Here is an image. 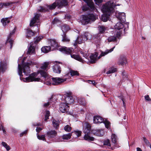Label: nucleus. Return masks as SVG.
<instances>
[{
  "label": "nucleus",
  "mask_w": 151,
  "mask_h": 151,
  "mask_svg": "<svg viewBox=\"0 0 151 151\" xmlns=\"http://www.w3.org/2000/svg\"><path fill=\"white\" fill-rule=\"evenodd\" d=\"M50 63L49 62H44L41 64L40 68L41 70L38 71L37 73H34L31 74L29 76L24 79L27 82L32 81H40V78L39 77H37L38 75L40 73H39V71L40 70L45 71V72L50 69Z\"/></svg>",
  "instance_id": "obj_1"
},
{
  "label": "nucleus",
  "mask_w": 151,
  "mask_h": 151,
  "mask_svg": "<svg viewBox=\"0 0 151 151\" xmlns=\"http://www.w3.org/2000/svg\"><path fill=\"white\" fill-rule=\"evenodd\" d=\"M22 68L20 64H18V74L20 76V79L21 80H23L24 82H27L25 81V80L24 79L25 78H21V76L22 77L23 76L22 74V71H23V72L25 75L26 76H27L30 73V70L29 67V65H35V63L32 61H30L29 63H24V60H23L22 61Z\"/></svg>",
  "instance_id": "obj_2"
},
{
  "label": "nucleus",
  "mask_w": 151,
  "mask_h": 151,
  "mask_svg": "<svg viewBox=\"0 0 151 151\" xmlns=\"http://www.w3.org/2000/svg\"><path fill=\"white\" fill-rule=\"evenodd\" d=\"M68 5L67 0H57L51 5H47V7L40 6L39 11L40 12H45L49 10H52L55 9L57 6L58 8H61Z\"/></svg>",
  "instance_id": "obj_3"
},
{
  "label": "nucleus",
  "mask_w": 151,
  "mask_h": 151,
  "mask_svg": "<svg viewBox=\"0 0 151 151\" xmlns=\"http://www.w3.org/2000/svg\"><path fill=\"white\" fill-rule=\"evenodd\" d=\"M65 103H62L60 105V110L62 113L67 112L69 109L68 104L73 103L74 101L72 96L71 92H66L65 94Z\"/></svg>",
  "instance_id": "obj_4"
},
{
  "label": "nucleus",
  "mask_w": 151,
  "mask_h": 151,
  "mask_svg": "<svg viewBox=\"0 0 151 151\" xmlns=\"http://www.w3.org/2000/svg\"><path fill=\"white\" fill-rule=\"evenodd\" d=\"M60 51L63 53L67 55H70L71 57L80 62L83 63L84 60L79 55L73 54L72 55L71 53L73 51V48L71 47H60L59 48Z\"/></svg>",
  "instance_id": "obj_5"
},
{
  "label": "nucleus",
  "mask_w": 151,
  "mask_h": 151,
  "mask_svg": "<svg viewBox=\"0 0 151 151\" xmlns=\"http://www.w3.org/2000/svg\"><path fill=\"white\" fill-rule=\"evenodd\" d=\"M114 7L113 1H109L103 5L101 7V10L104 13L111 14L114 12Z\"/></svg>",
  "instance_id": "obj_6"
},
{
  "label": "nucleus",
  "mask_w": 151,
  "mask_h": 151,
  "mask_svg": "<svg viewBox=\"0 0 151 151\" xmlns=\"http://www.w3.org/2000/svg\"><path fill=\"white\" fill-rule=\"evenodd\" d=\"M98 17L93 14H89L86 15H82L81 22L82 25H85L91 23L92 21H95Z\"/></svg>",
  "instance_id": "obj_7"
},
{
  "label": "nucleus",
  "mask_w": 151,
  "mask_h": 151,
  "mask_svg": "<svg viewBox=\"0 0 151 151\" xmlns=\"http://www.w3.org/2000/svg\"><path fill=\"white\" fill-rule=\"evenodd\" d=\"M83 1L87 4V5L83 6L82 7V9L83 11H85L89 9L91 11L96 10L94 7L93 3L92 0H83Z\"/></svg>",
  "instance_id": "obj_8"
},
{
  "label": "nucleus",
  "mask_w": 151,
  "mask_h": 151,
  "mask_svg": "<svg viewBox=\"0 0 151 151\" xmlns=\"http://www.w3.org/2000/svg\"><path fill=\"white\" fill-rule=\"evenodd\" d=\"M39 73H40L41 76L43 77L45 79V83L47 85H50L52 83V78H49L48 76V74L46 72L40 70L39 71Z\"/></svg>",
  "instance_id": "obj_9"
},
{
  "label": "nucleus",
  "mask_w": 151,
  "mask_h": 151,
  "mask_svg": "<svg viewBox=\"0 0 151 151\" xmlns=\"http://www.w3.org/2000/svg\"><path fill=\"white\" fill-rule=\"evenodd\" d=\"M90 35V34L88 32H86L84 34L82 35L80 37H78L77 39V41H78V44H80L84 42L85 41L87 40L88 38V36Z\"/></svg>",
  "instance_id": "obj_10"
},
{
  "label": "nucleus",
  "mask_w": 151,
  "mask_h": 151,
  "mask_svg": "<svg viewBox=\"0 0 151 151\" xmlns=\"http://www.w3.org/2000/svg\"><path fill=\"white\" fill-rule=\"evenodd\" d=\"M48 44L50 45L52 47V50H55L56 49H58L60 50L59 48L61 47H59L58 46V42L54 39H49L48 40Z\"/></svg>",
  "instance_id": "obj_11"
},
{
  "label": "nucleus",
  "mask_w": 151,
  "mask_h": 151,
  "mask_svg": "<svg viewBox=\"0 0 151 151\" xmlns=\"http://www.w3.org/2000/svg\"><path fill=\"white\" fill-rule=\"evenodd\" d=\"M66 80V78H64L58 77L52 78V84L54 85H58L65 81Z\"/></svg>",
  "instance_id": "obj_12"
},
{
  "label": "nucleus",
  "mask_w": 151,
  "mask_h": 151,
  "mask_svg": "<svg viewBox=\"0 0 151 151\" xmlns=\"http://www.w3.org/2000/svg\"><path fill=\"white\" fill-rule=\"evenodd\" d=\"M36 45L33 44V42H31L28 48L27 54L29 55H35Z\"/></svg>",
  "instance_id": "obj_13"
},
{
  "label": "nucleus",
  "mask_w": 151,
  "mask_h": 151,
  "mask_svg": "<svg viewBox=\"0 0 151 151\" xmlns=\"http://www.w3.org/2000/svg\"><path fill=\"white\" fill-rule=\"evenodd\" d=\"M40 15L36 14L34 17L31 19L30 23V27H33L34 24L36 23H38L39 22Z\"/></svg>",
  "instance_id": "obj_14"
},
{
  "label": "nucleus",
  "mask_w": 151,
  "mask_h": 151,
  "mask_svg": "<svg viewBox=\"0 0 151 151\" xmlns=\"http://www.w3.org/2000/svg\"><path fill=\"white\" fill-rule=\"evenodd\" d=\"M57 63L52 66V69L53 72L57 73H60L61 71V68L60 66L57 64V63L60 64L61 63L60 62L57 61L55 62L54 63Z\"/></svg>",
  "instance_id": "obj_15"
},
{
  "label": "nucleus",
  "mask_w": 151,
  "mask_h": 151,
  "mask_svg": "<svg viewBox=\"0 0 151 151\" xmlns=\"http://www.w3.org/2000/svg\"><path fill=\"white\" fill-rule=\"evenodd\" d=\"M103 145L104 146H105L106 147H108L109 148L113 150L114 148V145L110 143V140L109 139H106L104 140L103 141Z\"/></svg>",
  "instance_id": "obj_16"
},
{
  "label": "nucleus",
  "mask_w": 151,
  "mask_h": 151,
  "mask_svg": "<svg viewBox=\"0 0 151 151\" xmlns=\"http://www.w3.org/2000/svg\"><path fill=\"white\" fill-rule=\"evenodd\" d=\"M15 3H16L15 2L11 1L1 3H0V10L4 8H7L11 6L12 4Z\"/></svg>",
  "instance_id": "obj_17"
},
{
  "label": "nucleus",
  "mask_w": 151,
  "mask_h": 151,
  "mask_svg": "<svg viewBox=\"0 0 151 151\" xmlns=\"http://www.w3.org/2000/svg\"><path fill=\"white\" fill-rule=\"evenodd\" d=\"M91 130V126L88 123H85V126L83 128V131L85 134H90Z\"/></svg>",
  "instance_id": "obj_18"
},
{
  "label": "nucleus",
  "mask_w": 151,
  "mask_h": 151,
  "mask_svg": "<svg viewBox=\"0 0 151 151\" xmlns=\"http://www.w3.org/2000/svg\"><path fill=\"white\" fill-rule=\"evenodd\" d=\"M46 135L49 138H53L57 135V132L55 130H52L47 132Z\"/></svg>",
  "instance_id": "obj_19"
},
{
  "label": "nucleus",
  "mask_w": 151,
  "mask_h": 151,
  "mask_svg": "<svg viewBox=\"0 0 151 151\" xmlns=\"http://www.w3.org/2000/svg\"><path fill=\"white\" fill-rule=\"evenodd\" d=\"M118 19L121 22H124L126 20V15L124 12L119 13L118 15H116Z\"/></svg>",
  "instance_id": "obj_20"
},
{
  "label": "nucleus",
  "mask_w": 151,
  "mask_h": 151,
  "mask_svg": "<svg viewBox=\"0 0 151 151\" xmlns=\"http://www.w3.org/2000/svg\"><path fill=\"white\" fill-rule=\"evenodd\" d=\"M92 132L94 135L98 136H102L104 134V131L103 129L93 130Z\"/></svg>",
  "instance_id": "obj_21"
},
{
  "label": "nucleus",
  "mask_w": 151,
  "mask_h": 151,
  "mask_svg": "<svg viewBox=\"0 0 151 151\" xmlns=\"http://www.w3.org/2000/svg\"><path fill=\"white\" fill-rule=\"evenodd\" d=\"M127 62V60L125 57L123 55H121L118 63L119 65H123L125 64Z\"/></svg>",
  "instance_id": "obj_22"
},
{
  "label": "nucleus",
  "mask_w": 151,
  "mask_h": 151,
  "mask_svg": "<svg viewBox=\"0 0 151 151\" xmlns=\"http://www.w3.org/2000/svg\"><path fill=\"white\" fill-rule=\"evenodd\" d=\"M98 55V53L95 52L94 54H92L90 56V62L91 63H95L97 60V57Z\"/></svg>",
  "instance_id": "obj_23"
},
{
  "label": "nucleus",
  "mask_w": 151,
  "mask_h": 151,
  "mask_svg": "<svg viewBox=\"0 0 151 151\" xmlns=\"http://www.w3.org/2000/svg\"><path fill=\"white\" fill-rule=\"evenodd\" d=\"M104 119L99 116H96L94 117L93 122L95 123L103 122Z\"/></svg>",
  "instance_id": "obj_24"
},
{
  "label": "nucleus",
  "mask_w": 151,
  "mask_h": 151,
  "mask_svg": "<svg viewBox=\"0 0 151 151\" xmlns=\"http://www.w3.org/2000/svg\"><path fill=\"white\" fill-rule=\"evenodd\" d=\"M35 35V32L32 30L28 29L26 30V37L27 38H29L34 36Z\"/></svg>",
  "instance_id": "obj_25"
},
{
  "label": "nucleus",
  "mask_w": 151,
  "mask_h": 151,
  "mask_svg": "<svg viewBox=\"0 0 151 151\" xmlns=\"http://www.w3.org/2000/svg\"><path fill=\"white\" fill-rule=\"evenodd\" d=\"M114 48L115 47L109 50H107L105 52H102L101 54L98 57V59H100L101 57L105 56V55L111 52L113 50Z\"/></svg>",
  "instance_id": "obj_26"
},
{
  "label": "nucleus",
  "mask_w": 151,
  "mask_h": 151,
  "mask_svg": "<svg viewBox=\"0 0 151 151\" xmlns=\"http://www.w3.org/2000/svg\"><path fill=\"white\" fill-rule=\"evenodd\" d=\"M61 28L63 33H66L70 29L69 27L66 24H64L61 25Z\"/></svg>",
  "instance_id": "obj_27"
},
{
  "label": "nucleus",
  "mask_w": 151,
  "mask_h": 151,
  "mask_svg": "<svg viewBox=\"0 0 151 151\" xmlns=\"http://www.w3.org/2000/svg\"><path fill=\"white\" fill-rule=\"evenodd\" d=\"M90 134H85L84 137V139L88 141H93L94 140V138L90 136Z\"/></svg>",
  "instance_id": "obj_28"
},
{
  "label": "nucleus",
  "mask_w": 151,
  "mask_h": 151,
  "mask_svg": "<svg viewBox=\"0 0 151 151\" xmlns=\"http://www.w3.org/2000/svg\"><path fill=\"white\" fill-rule=\"evenodd\" d=\"M11 17H9L5 18H3L1 19V22L4 26H6L7 24L9 23L10 21L9 19H11Z\"/></svg>",
  "instance_id": "obj_29"
},
{
  "label": "nucleus",
  "mask_w": 151,
  "mask_h": 151,
  "mask_svg": "<svg viewBox=\"0 0 151 151\" xmlns=\"http://www.w3.org/2000/svg\"><path fill=\"white\" fill-rule=\"evenodd\" d=\"M13 42L14 41L10 37L8 36L6 43L7 45H9L10 46V48L11 49L12 48Z\"/></svg>",
  "instance_id": "obj_30"
},
{
  "label": "nucleus",
  "mask_w": 151,
  "mask_h": 151,
  "mask_svg": "<svg viewBox=\"0 0 151 151\" xmlns=\"http://www.w3.org/2000/svg\"><path fill=\"white\" fill-rule=\"evenodd\" d=\"M6 69L7 64L5 63H2L1 61L0 62V72H4Z\"/></svg>",
  "instance_id": "obj_31"
},
{
  "label": "nucleus",
  "mask_w": 151,
  "mask_h": 151,
  "mask_svg": "<svg viewBox=\"0 0 151 151\" xmlns=\"http://www.w3.org/2000/svg\"><path fill=\"white\" fill-rule=\"evenodd\" d=\"M104 13L101 16V19L102 21L105 22L109 19L110 14H106V13Z\"/></svg>",
  "instance_id": "obj_32"
},
{
  "label": "nucleus",
  "mask_w": 151,
  "mask_h": 151,
  "mask_svg": "<svg viewBox=\"0 0 151 151\" xmlns=\"http://www.w3.org/2000/svg\"><path fill=\"white\" fill-rule=\"evenodd\" d=\"M124 25L123 24L120 22H117L114 26V28L118 30H120L124 27Z\"/></svg>",
  "instance_id": "obj_33"
},
{
  "label": "nucleus",
  "mask_w": 151,
  "mask_h": 151,
  "mask_svg": "<svg viewBox=\"0 0 151 151\" xmlns=\"http://www.w3.org/2000/svg\"><path fill=\"white\" fill-rule=\"evenodd\" d=\"M62 41L63 42H68L70 41V39L66 35V33H63L62 35Z\"/></svg>",
  "instance_id": "obj_34"
},
{
  "label": "nucleus",
  "mask_w": 151,
  "mask_h": 151,
  "mask_svg": "<svg viewBox=\"0 0 151 151\" xmlns=\"http://www.w3.org/2000/svg\"><path fill=\"white\" fill-rule=\"evenodd\" d=\"M59 122H60L59 120H56L55 119L53 120L52 122V124L53 126L55 129H56L58 128L59 125Z\"/></svg>",
  "instance_id": "obj_35"
},
{
  "label": "nucleus",
  "mask_w": 151,
  "mask_h": 151,
  "mask_svg": "<svg viewBox=\"0 0 151 151\" xmlns=\"http://www.w3.org/2000/svg\"><path fill=\"white\" fill-rule=\"evenodd\" d=\"M111 140L112 142V144L114 145V147H116V144L117 142V137L115 134H113L111 136Z\"/></svg>",
  "instance_id": "obj_36"
},
{
  "label": "nucleus",
  "mask_w": 151,
  "mask_h": 151,
  "mask_svg": "<svg viewBox=\"0 0 151 151\" xmlns=\"http://www.w3.org/2000/svg\"><path fill=\"white\" fill-rule=\"evenodd\" d=\"M51 50L50 46H45L42 47L41 48L42 52L45 53H47Z\"/></svg>",
  "instance_id": "obj_37"
},
{
  "label": "nucleus",
  "mask_w": 151,
  "mask_h": 151,
  "mask_svg": "<svg viewBox=\"0 0 151 151\" xmlns=\"http://www.w3.org/2000/svg\"><path fill=\"white\" fill-rule=\"evenodd\" d=\"M43 37L42 36L37 37L34 39V42H33V44L36 46V44L38 43L40 41L42 40Z\"/></svg>",
  "instance_id": "obj_38"
},
{
  "label": "nucleus",
  "mask_w": 151,
  "mask_h": 151,
  "mask_svg": "<svg viewBox=\"0 0 151 151\" xmlns=\"http://www.w3.org/2000/svg\"><path fill=\"white\" fill-rule=\"evenodd\" d=\"M103 122L104 123L105 127L108 129H110V123L109 121H108L106 119H105L104 120Z\"/></svg>",
  "instance_id": "obj_39"
},
{
  "label": "nucleus",
  "mask_w": 151,
  "mask_h": 151,
  "mask_svg": "<svg viewBox=\"0 0 151 151\" xmlns=\"http://www.w3.org/2000/svg\"><path fill=\"white\" fill-rule=\"evenodd\" d=\"M98 28L100 32L101 33H104L106 29L105 27L103 25H99Z\"/></svg>",
  "instance_id": "obj_40"
},
{
  "label": "nucleus",
  "mask_w": 151,
  "mask_h": 151,
  "mask_svg": "<svg viewBox=\"0 0 151 151\" xmlns=\"http://www.w3.org/2000/svg\"><path fill=\"white\" fill-rule=\"evenodd\" d=\"M70 73L71 75L72 76H79V74L78 71L72 70H70Z\"/></svg>",
  "instance_id": "obj_41"
},
{
  "label": "nucleus",
  "mask_w": 151,
  "mask_h": 151,
  "mask_svg": "<svg viewBox=\"0 0 151 151\" xmlns=\"http://www.w3.org/2000/svg\"><path fill=\"white\" fill-rule=\"evenodd\" d=\"M72 135L70 133H68L67 134H64L62 136V138L64 139L68 140L70 139L71 136Z\"/></svg>",
  "instance_id": "obj_42"
},
{
  "label": "nucleus",
  "mask_w": 151,
  "mask_h": 151,
  "mask_svg": "<svg viewBox=\"0 0 151 151\" xmlns=\"http://www.w3.org/2000/svg\"><path fill=\"white\" fill-rule=\"evenodd\" d=\"M116 40V37L112 36L109 37L108 38V41L109 42H114Z\"/></svg>",
  "instance_id": "obj_43"
},
{
  "label": "nucleus",
  "mask_w": 151,
  "mask_h": 151,
  "mask_svg": "<svg viewBox=\"0 0 151 151\" xmlns=\"http://www.w3.org/2000/svg\"><path fill=\"white\" fill-rule=\"evenodd\" d=\"M2 145L5 147L7 150L9 151L10 149V146L8 145L6 142H3L1 143Z\"/></svg>",
  "instance_id": "obj_44"
},
{
  "label": "nucleus",
  "mask_w": 151,
  "mask_h": 151,
  "mask_svg": "<svg viewBox=\"0 0 151 151\" xmlns=\"http://www.w3.org/2000/svg\"><path fill=\"white\" fill-rule=\"evenodd\" d=\"M37 138L40 140H42L43 141H45L46 139L45 138V135H42L41 136L39 135L38 133L37 134Z\"/></svg>",
  "instance_id": "obj_45"
},
{
  "label": "nucleus",
  "mask_w": 151,
  "mask_h": 151,
  "mask_svg": "<svg viewBox=\"0 0 151 151\" xmlns=\"http://www.w3.org/2000/svg\"><path fill=\"white\" fill-rule=\"evenodd\" d=\"M143 139L144 141L145 144L146 145L150 146V148H151V144H150L149 141L147 140L145 137H143Z\"/></svg>",
  "instance_id": "obj_46"
},
{
  "label": "nucleus",
  "mask_w": 151,
  "mask_h": 151,
  "mask_svg": "<svg viewBox=\"0 0 151 151\" xmlns=\"http://www.w3.org/2000/svg\"><path fill=\"white\" fill-rule=\"evenodd\" d=\"M116 71V69L114 68H111L109 71L106 73L107 74H109L115 72Z\"/></svg>",
  "instance_id": "obj_47"
},
{
  "label": "nucleus",
  "mask_w": 151,
  "mask_h": 151,
  "mask_svg": "<svg viewBox=\"0 0 151 151\" xmlns=\"http://www.w3.org/2000/svg\"><path fill=\"white\" fill-rule=\"evenodd\" d=\"M72 128L69 125H67L64 128V129L66 132H70L71 131Z\"/></svg>",
  "instance_id": "obj_48"
},
{
  "label": "nucleus",
  "mask_w": 151,
  "mask_h": 151,
  "mask_svg": "<svg viewBox=\"0 0 151 151\" xmlns=\"http://www.w3.org/2000/svg\"><path fill=\"white\" fill-rule=\"evenodd\" d=\"M50 112L48 111H46V114L45 115V121H47L48 119H49V117L50 116Z\"/></svg>",
  "instance_id": "obj_49"
},
{
  "label": "nucleus",
  "mask_w": 151,
  "mask_h": 151,
  "mask_svg": "<svg viewBox=\"0 0 151 151\" xmlns=\"http://www.w3.org/2000/svg\"><path fill=\"white\" fill-rule=\"evenodd\" d=\"M52 99V97L49 100L48 102L47 103H45L44 104L43 106L44 107H47L50 105V104L51 103V101Z\"/></svg>",
  "instance_id": "obj_50"
},
{
  "label": "nucleus",
  "mask_w": 151,
  "mask_h": 151,
  "mask_svg": "<svg viewBox=\"0 0 151 151\" xmlns=\"http://www.w3.org/2000/svg\"><path fill=\"white\" fill-rule=\"evenodd\" d=\"M81 131H76L74 132H73L72 133V134H76V135L77 137H78L81 136Z\"/></svg>",
  "instance_id": "obj_51"
},
{
  "label": "nucleus",
  "mask_w": 151,
  "mask_h": 151,
  "mask_svg": "<svg viewBox=\"0 0 151 151\" xmlns=\"http://www.w3.org/2000/svg\"><path fill=\"white\" fill-rule=\"evenodd\" d=\"M78 101L79 103L81 105H84L85 104L84 99H79Z\"/></svg>",
  "instance_id": "obj_52"
},
{
  "label": "nucleus",
  "mask_w": 151,
  "mask_h": 151,
  "mask_svg": "<svg viewBox=\"0 0 151 151\" xmlns=\"http://www.w3.org/2000/svg\"><path fill=\"white\" fill-rule=\"evenodd\" d=\"M122 32L121 31H119V32H116V35L115 37H116V38H119Z\"/></svg>",
  "instance_id": "obj_53"
},
{
  "label": "nucleus",
  "mask_w": 151,
  "mask_h": 151,
  "mask_svg": "<svg viewBox=\"0 0 151 151\" xmlns=\"http://www.w3.org/2000/svg\"><path fill=\"white\" fill-rule=\"evenodd\" d=\"M145 100L148 101H150L151 99L149 97V96L148 95H147L145 96Z\"/></svg>",
  "instance_id": "obj_54"
},
{
  "label": "nucleus",
  "mask_w": 151,
  "mask_h": 151,
  "mask_svg": "<svg viewBox=\"0 0 151 151\" xmlns=\"http://www.w3.org/2000/svg\"><path fill=\"white\" fill-rule=\"evenodd\" d=\"M42 128L40 127H37L36 129V132L39 133L40 132V131L42 130Z\"/></svg>",
  "instance_id": "obj_55"
},
{
  "label": "nucleus",
  "mask_w": 151,
  "mask_h": 151,
  "mask_svg": "<svg viewBox=\"0 0 151 151\" xmlns=\"http://www.w3.org/2000/svg\"><path fill=\"white\" fill-rule=\"evenodd\" d=\"M96 4H97L98 3H100L102 2L103 0H94Z\"/></svg>",
  "instance_id": "obj_56"
},
{
  "label": "nucleus",
  "mask_w": 151,
  "mask_h": 151,
  "mask_svg": "<svg viewBox=\"0 0 151 151\" xmlns=\"http://www.w3.org/2000/svg\"><path fill=\"white\" fill-rule=\"evenodd\" d=\"M15 32V29H14L11 32H10V35L9 36H10V37H11L12 35Z\"/></svg>",
  "instance_id": "obj_57"
},
{
  "label": "nucleus",
  "mask_w": 151,
  "mask_h": 151,
  "mask_svg": "<svg viewBox=\"0 0 151 151\" xmlns=\"http://www.w3.org/2000/svg\"><path fill=\"white\" fill-rule=\"evenodd\" d=\"M33 125L34 126H41V124L40 123H36V124L33 123Z\"/></svg>",
  "instance_id": "obj_58"
},
{
  "label": "nucleus",
  "mask_w": 151,
  "mask_h": 151,
  "mask_svg": "<svg viewBox=\"0 0 151 151\" xmlns=\"http://www.w3.org/2000/svg\"><path fill=\"white\" fill-rule=\"evenodd\" d=\"M1 129L3 131V132L4 134H6V131L5 130V129L4 127L2 126V125H1Z\"/></svg>",
  "instance_id": "obj_59"
},
{
  "label": "nucleus",
  "mask_w": 151,
  "mask_h": 151,
  "mask_svg": "<svg viewBox=\"0 0 151 151\" xmlns=\"http://www.w3.org/2000/svg\"><path fill=\"white\" fill-rule=\"evenodd\" d=\"M27 133V131H24L20 134V137H22L24 135L26 134Z\"/></svg>",
  "instance_id": "obj_60"
},
{
  "label": "nucleus",
  "mask_w": 151,
  "mask_h": 151,
  "mask_svg": "<svg viewBox=\"0 0 151 151\" xmlns=\"http://www.w3.org/2000/svg\"><path fill=\"white\" fill-rule=\"evenodd\" d=\"M59 21V20L57 18H55L54 20L53 21L54 22V23H57Z\"/></svg>",
  "instance_id": "obj_61"
},
{
  "label": "nucleus",
  "mask_w": 151,
  "mask_h": 151,
  "mask_svg": "<svg viewBox=\"0 0 151 151\" xmlns=\"http://www.w3.org/2000/svg\"><path fill=\"white\" fill-rule=\"evenodd\" d=\"M76 40H77V39L76 40V41H75V42L74 43V45L75 46H76L77 45L78 43V41H77Z\"/></svg>",
  "instance_id": "obj_62"
},
{
  "label": "nucleus",
  "mask_w": 151,
  "mask_h": 151,
  "mask_svg": "<svg viewBox=\"0 0 151 151\" xmlns=\"http://www.w3.org/2000/svg\"><path fill=\"white\" fill-rule=\"evenodd\" d=\"M83 56L84 57L86 58H87V57H88V56L86 54H84L83 55Z\"/></svg>",
  "instance_id": "obj_63"
},
{
  "label": "nucleus",
  "mask_w": 151,
  "mask_h": 151,
  "mask_svg": "<svg viewBox=\"0 0 151 151\" xmlns=\"http://www.w3.org/2000/svg\"><path fill=\"white\" fill-rule=\"evenodd\" d=\"M137 151H142L141 148L139 147H137Z\"/></svg>",
  "instance_id": "obj_64"
}]
</instances>
